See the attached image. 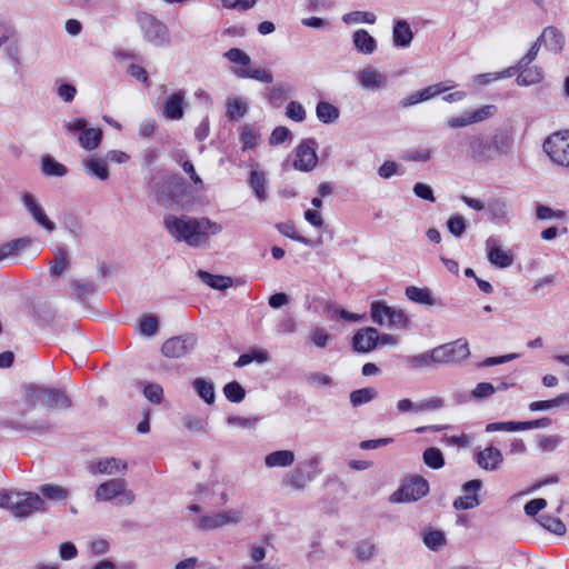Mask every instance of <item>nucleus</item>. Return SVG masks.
Here are the masks:
<instances>
[{
  "label": "nucleus",
  "instance_id": "f257e3e1",
  "mask_svg": "<svg viewBox=\"0 0 569 569\" xmlns=\"http://www.w3.org/2000/svg\"><path fill=\"white\" fill-rule=\"evenodd\" d=\"M163 224L168 233L177 241L199 248L207 244L210 237L222 231V226L207 217L196 218L187 214H166Z\"/></svg>",
  "mask_w": 569,
  "mask_h": 569
},
{
  "label": "nucleus",
  "instance_id": "f03ea898",
  "mask_svg": "<svg viewBox=\"0 0 569 569\" xmlns=\"http://www.w3.org/2000/svg\"><path fill=\"white\" fill-rule=\"evenodd\" d=\"M23 400L30 408L46 407L48 410H66L72 406L67 392L59 388L36 383L23 386Z\"/></svg>",
  "mask_w": 569,
  "mask_h": 569
},
{
  "label": "nucleus",
  "instance_id": "7ed1b4c3",
  "mask_svg": "<svg viewBox=\"0 0 569 569\" xmlns=\"http://www.w3.org/2000/svg\"><path fill=\"white\" fill-rule=\"evenodd\" d=\"M512 138L502 132H496L489 137L472 136L469 141V156L477 162H487L497 154L507 153L511 147Z\"/></svg>",
  "mask_w": 569,
  "mask_h": 569
},
{
  "label": "nucleus",
  "instance_id": "20e7f679",
  "mask_svg": "<svg viewBox=\"0 0 569 569\" xmlns=\"http://www.w3.org/2000/svg\"><path fill=\"white\" fill-rule=\"evenodd\" d=\"M0 508L10 510L16 518H28L36 511H46V502L36 492L3 490Z\"/></svg>",
  "mask_w": 569,
  "mask_h": 569
},
{
  "label": "nucleus",
  "instance_id": "39448f33",
  "mask_svg": "<svg viewBox=\"0 0 569 569\" xmlns=\"http://www.w3.org/2000/svg\"><path fill=\"white\" fill-rule=\"evenodd\" d=\"M98 502H111L118 507H128L134 503L136 493L129 488L123 478H112L101 482L94 490Z\"/></svg>",
  "mask_w": 569,
  "mask_h": 569
},
{
  "label": "nucleus",
  "instance_id": "423d86ee",
  "mask_svg": "<svg viewBox=\"0 0 569 569\" xmlns=\"http://www.w3.org/2000/svg\"><path fill=\"white\" fill-rule=\"evenodd\" d=\"M137 23L143 39L154 47L161 48L170 44V36L167 26L148 12L137 13Z\"/></svg>",
  "mask_w": 569,
  "mask_h": 569
},
{
  "label": "nucleus",
  "instance_id": "0eeeda50",
  "mask_svg": "<svg viewBox=\"0 0 569 569\" xmlns=\"http://www.w3.org/2000/svg\"><path fill=\"white\" fill-rule=\"evenodd\" d=\"M63 128L69 134L79 133L78 142L87 151L96 150L102 141L103 133L100 129L89 128L83 118H74L63 122Z\"/></svg>",
  "mask_w": 569,
  "mask_h": 569
},
{
  "label": "nucleus",
  "instance_id": "6e6552de",
  "mask_svg": "<svg viewBox=\"0 0 569 569\" xmlns=\"http://www.w3.org/2000/svg\"><path fill=\"white\" fill-rule=\"evenodd\" d=\"M371 319L375 323L390 329H405L408 317L401 309L388 306L383 301H373L370 308Z\"/></svg>",
  "mask_w": 569,
  "mask_h": 569
},
{
  "label": "nucleus",
  "instance_id": "1a4fd4ad",
  "mask_svg": "<svg viewBox=\"0 0 569 569\" xmlns=\"http://www.w3.org/2000/svg\"><path fill=\"white\" fill-rule=\"evenodd\" d=\"M543 150L552 162L569 168V131H560L548 137Z\"/></svg>",
  "mask_w": 569,
  "mask_h": 569
},
{
  "label": "nucleus",
  "instance_id": "9d476101",
  "mask_svg": "<svg viewBox=\"0 0 569 569\" xmlns=\"http://www.w3.org/2000/svg\"><path fill=\"white\" fill-rule=\"evenodd\" d=\"M428 491V481L422 477H413L390 496V501L395 503L417 501L425 497Z\"/></svg>",
  "mask_w": 569,
  "mask_h": 569
},
{
  "label": "nucleus",
  "instance_id": "9b49d317",
  "mask_svg": "<svg viewBox=\"0 0 569 569\" xmlns=\"http://www.w3.org/2000/svg\"><path fill=\"white\" fill-rule=\"evenodd\" d=\"M438 365H452L467 359L470 355L467 340L458 339L435 348Z\"/></svg>",
  "mask_w": 569,
  "mask_h": 569
},
{
  "label": "nucleus",
  "instance_id": "f8f14e48",
  "mask_svg": "<svg viewBox=\"0 0 569 569\" xmlns=\"http://www.w3.org/2000/svg\"><path fill=\"white\" fill-rule=\"evenodd\" d=\"M196 345V336L187 333L166 340L162 345L161 352L168 358H182L189 355L194 349Z\"/></svg>",
  "mask_w": 569,
  "mask_h": 569
},
{
  "label": "nucleus",
  "instance_id": "ddd939ff",
  "mask_svg": "<svg viewBox=\"0 0 569 569\" xmlns=\"http://www.w3.org/2000/svg\"><path fill=\"white\" fill-rule=\"evenodd\" d=\"M317 141L312 138L302 140L296 149V160L293 168L299 171H311L318 161L316 153Z\"/></svg>",
  "mask_w": 569,
  "mask_h": 569
},
{
  "label": "nucleus",
  "instance_id": "4468645a",
  "mask_svg": "<svg viewBox=\"0 0 569 569\" xmlns=\"http://www.w3.org/2000/svg\"><path fill=\"white\" fill-rule=\"evenodd\" d=\"M242 520V512L229 509L199 518L198 526L203 530H213L229 525H237Z\"/></svg>",
  "mask_w": 569,
  "mask_h": 569
},
{
  "label": "nucleus",
  "instance_id": "2eb2a0df",
  "mask_svg": "<svg viewBox=\"0 0 569 569\" xmlns=\"http://www.w3.org/2000/svg\"><path fill=\"white\" fill-rule=\"evenodd\" d=\"M482 488L480 479H472L462 485V496L453 501V508L457 510H468L481 505L478 491Z\"/></svg>",
  "mask_w": 569,
  "mask_h": 569
},
{
  "label": "nucleus",
  "instance_id": "dca6fc26",
  "mask_svg": "<svg viewBox=\"0 0 569 569\" xmlns=\"http://www.w3.org/2000/svg\"><path fill=\"white\" fill-rule=\"evenodd\" d=\"M22 203L32 217L33 221L42 229H44L47 232L51 233L57 229L56 223L48 218V216L44 212V209L38 202L33 194L24 192L22 194Z\"/></svg>",
  "mask_w": 569,
  "mask_h": 569
},
{
  "label": "nucleus",
  "instance_id": "f3484780",
  "mask_svg": "<svg viewBox=\"0 0 569 569\" xmlns=\"http://www.w3.org/2000/svg\"><path fill=\"white\" fill-rule=\"evenodd\" d=\"M486 252L488 261L496 268L506 269L509 268L513 263L512 254L503 250L498 239L493 237H489L486 240Z\"/></svg>",
  "mask_w": 569,
  "mask_h": 569
},
{
  "label": "nucleus",
  "instance_id": "a211bd4d",
  "mask_svg": "<svg viewBox=\"0 0 569 569\" xmlns=\"http://www.w3.org/2000/svg\"><path fill=\"white\" fill-rule=\"evenodd\" d=\"M186 91L179 90L170 93L163 100L162 113L167 119L180 120L184 114Z\"/></svg>",
  "mask_w": 569,
  "mask_h": 569
},
{
  "label": "nucleus",
  "instance_id": "6ab92c4d",
  "mask_svg": "<svg viewBox=\"0 0 569 569\" xmlns=\"http://www.w3.org/2000/svg\"><path fill=\"white\" fill-rule=\"evenodd\" d=\"M379 333L376 328L367 327L358 330L352 337V348L357 352H369L377 347Z\"/></svg>",
  "mask_w": 569,
  "mask_h": 569
},
{
  "label": "nucleus",
  "instance_id": "aec40b11",
  "mask_svg": "<svg viewBox=\"0 0 569 569\" xmlns=\"http://www.w3.org/2000/svg\"><path fill=\"white\" fill-rule=\"evenodd\" d=\"M475 460L479 468L486 471H496L502 465L503 456L498 448L490 446L479 451Z\"/></svg>",
  "mask_w": 569,
  "mask_h": 569
},
{
  "label": "nucleus",
  "instance_id": "412c9836",
  "mask_svg": "<svg viewBox=\"0 0 569 569\" xmlns=\"http://www.w3.org/2000/svg\"><path fill=\"white\" fill-rule=\"evenodd\" d=\"M359 84L369 90H378L386 87L387 76L373 67H367L357 74Z\"/></svg>",
  "mask_w": 569,
  "mask_h": 569
},
{
  "label": "nucleus",
  "instance_id": "4be33fe9",
  "mask_svg": "<svg viewBox=\"0 0 569 569\" xmlns=\"http://www.w3.org/2000/svg\"><path fill=\"white\" fill-rule=\"evenodd\" d=\"M536 42H540V47L545 46L551 52L559 53L563 49L565 36L559 29L550 26L543 29Z\"/></svg>",
  "mask_w": 569,
  "mask_h": 569
},
{
  "label": "nucleus",
  "instance_id": "5701e85b",
  "mask_svg": "<svg viewBox=\"0 0 569 569\" xmlns=\"http://www.w3.org/2000/svg\"><path fill=\"white\" fill-rule=\"evenodd\" d=\"M33 244V239L22 237L13 239L0 246L1 260L19 256L22 251L29 249Z\"/></svg>",
  "mask_w": 569,
  "mask_h": 569
},
{
  "label": "nucleus",
  "instance_id": "b1692460",
  "mask_svg": "<svg viewBox=\"0 0 569 569\" xmlns=\"http://www.w3.org/2000/svg\"><path fill=\"white\" fill-rule=\"evenodd\" d=\"M355 49L362 54H372L377 49V40L365 29H358L352 34Z\"/></svg>",
  "mask_w": 569,
  "mask_h": 569
},
{
  "label": "nucleus",
  "instance_id": "393cba45",
  "mask_svg": "<svg viewBox=\"0 0 569 569\" xmlns=\"http://www.w3.org/2000/svg\"><path fill=\"white\" fill-rule=\"evenodd\" d=\"M313 479L315 475L312 471L305 472L302 468L296 467L292 471L286 475L283 483L291 489L302 491Z\"/></svg>",
  "mask_w": 569,
  "mask_h": 569
},
{
  "label": "nucleus",
  "instance_id": "a878e982",
  "mask_svg": "<svg viewBox=\"0 0 569 569\" xmlns=\"http://www.w3.org/2000/svg\"><path fill=\"white\" fill-rule=\"evenodd\" d=\"M413 39V32L406 20H396L392 29V40L396 47H409Z\"/></svg>",
  "mask_w": 569,
  "mask_h": 569
},
{
  "label": "nucleus",
  "instance_id": "bb28decb",
  "mask_svg": "<svg viewBox=\"0 0 569 569\" xmlns=\"http://www.w3.org/2000/svg\"><path fill=\"white\" fill-rule=\"evenodd\" d=\"M295 452L291 450H276L264 457L268 468H286L295 462Z\"/></svg>",
  "mask_w": 569,
  "mask_h": 569
},
{
  "label": "nucleus",
  "instance_id": "cd10ccee",
  "mask_svg": "<svg viewBox=\"0 0 569 569\" xmlns=\"http://www.w3.org/2000/svg\"><path fill=\"white\" fill-rule=\"evenodd\" d=\"M232 72L240 79H253L262 83H271L273 81L272 73L261 68H234Z\"/></svg>",
  "mask_w": 569,
  "mask_h": 569
},
{
  "label": "nucleus",
  "instance_id": "c85d7f7f",
  "mask_svg": "<svg viewBox=\"0 0 569 569\" xmlns=\"http://www.w3.org/2000/svg\"><path fill=\"white\" fill-rule=\"evenodd\" d=\"M407 298L416 303L425 305V306H435L437 305V299L429 288H419L416 286H409L406 289Z\"/></svg>",
  "mask_w": 569,
  "mask_h": 569
},
{
  "label": "nucleus",
  "instance_id": "c756f323",
  "mask_svg": "<svg viewBox=\"0 0 569 569\" xmlns=\"http://www.w3.org/2000/svg\"><path fill=\"white\" fill-rule=\"evenodd\" d=\"M405 362L412 369H423L431 366H438L435 348L429 352L405 357Z\"/></svg>",
  "mask_w": 569,
  "mask_h": 569
},
{
  "label": "nucleus",
  "instance_id": "7c9ffc66",
  "mask_svg": "<svg viewBox=\"0 0 569 569\" xmlns=\"http://www.w3.org/2000/svg\"><path fill=\"white\" fill-rule=\"evenodd\" d=\"M84 170L100 179V180H107L109 178V170L107 167L106 159L97 158V157H90L82 161Z\"/></svg>",
  "mask_w": 569,
  "mask_h": 569
},
{
  "label": "nucleus",
  "instance_id": "2f4dec72",
  "mask_svg": "<svg viewBox=\"0 0 569 569\" xmlns=\"http://www.w3.org/2000/svg\"><path fill=\"white\" fill-rule=\"evenodd\" d=\"M128 465L127 462L110 457L101 459L97 462L96 471L103 475H116L118 472L124 473L127 471Z\"/></svg>",
  "mask_w": 569,
  "mask_h": 569
},
{
  "label": "nucleus",
  "instance_id": "473e14b6",
  "mask_svg": "<svg viewBox=\"0 0 569 569\" xmlns=\"http://www.w3.org/2000/svg\"><path fill=\"white\" fill-rule=\"evenodd\" d=\"M316 116L320 122L330 124L338 120L340 111L330 102L319 101L316 106Z\"/></svg>",
  "mask_w": 569,
  "mask_h": 569
},
{
  "label": "nucleus",
  "instance_id": "72a5a7b5",
  "mask_svg": "<svg viewBox=\"0 0 569 569\" xmlns=\"http://www.w3.org/2000/svg\"><path fill=\"white\" fill-rule=\"evenodd\" d=\"M197 395L207 403L212 405L216 400L214 385L204 378H196L192 381Z\"/></svg>",
  "mask_w": 569,
  "mask_h": 569
},
{
  "label": "nucleus",
  "instance_id": "f704fd0d",
  "mask_svg": "<svg viewBox=\"0 0 569 569\" xmlns=\"http://www.w3.org/2000/svg\"><path fill=\"white\" fill-rule=\"evenodd\" d=\"M520 72L517 76V83L519 86L528 87L531 84L539 83L543 79V72L541 68L535 67H523L519 68Z\"/></svg>",
  "mask_w": 569,
  "mask_h": 569
},
{
  "label": "nucleus",
  "instance_id": "c9c22d12",
  "mask_svg": "<svg viewBox=\"0 0 569 569\" xmlns=\"http://www.w3.org/2000/svg\"><path fill=\"white\" fill-rule=\"evenodd\" d=\"M198 277L212 289L226 290L232 286V279L230 277L212 274L203 270L198 271Z\"/></svg>",
  "mask_w": 569,
  "mask_h": 569
},
{
  "label": "nucleus",
  "instance_id": "e433bc0d",
  "mask_svg": "<svg viewBox=\"0 0 569 569\" xmlns=\"http://www.w3.org/2000/svg\"><path fill=\"white\" fill-rule=\"evenodd\" d=\"M378 391L373 387H366L351 391L349 399L353 408H358L362 405L369 403L377 399Z\"/></svg>",
  "mask_w": 569,
  "mask_h": 569
},
{
  "label": "nucleus",
  "instance_id": "4c0bfd02",
  "mask_svg": "<svg viewBox=\"0 0 569 569\" xmlns=\"http://www.w3.org/2000/svg\"><path fill=\"white\" fill-rule=\"evenodd\" d=\"M70 266V258L67 251L58 248L54 252V259L50 262V276L52 278L60 277L63 271Z\"/></svg>",
  "mask_w": 569,
  "mask_h": 569
},
{
  "label": "nucleus",
  "instance_id": "58836bf2",
  "mask_svg": "<svg viewBox=\"0 0 569 569\" xmlns=\"http://www.w3.org/2000/svg\"><path fill=\"white\" fill-rule=\"evenodd\" d=\"M509 203L503 198H496L489 201L487 210L491 218L495 220H508L509 217Z\"/></svg>",
  "mask_w": 569,
  "mask_h": 569
},
{
  "label": "nucleus",
  "instance_id": "ea45409f",
  "mask_svg": "<svg viewBox=\"0 0 569 569\" xmlns=\"http://www.w3.org/2000/svg\"><path fill=\"white\" fill-rule=\"evenodd\" d=\"M4 426L8 428H11L13 430H17V431H31V432H36V433H42L50 429L49 423L46 421H40V422L31 421V422L23 423L21 421L10 420V421H6Z\"/></svg>",
  "mask_w": 569,
  "mask_h": 569
},
{
  "label": "nucleus",
  "instance_id": "a19ab883",
  "mask_svg": "<svg viewBox=\"0 0 569 569\" xmlns=\"http://www.w3.org/2000/svg\"><path fill=\"white\" fill-rule=\"evenodd\" d=\"M250 187L252 188L256 197L262 201L267 198L266 192V176L262 171L252 169L249 178Z\"/></svg>",
  "mask_w": 569,
  "mask_h": 569
},
{
  "label": "nucleus",
  "instance_id": "79ce46f5",
  "mask_svg": "<svg viewBox=\"0 0 569 569\" xmlns=\"http://www.w3.org/2000/svg\"><path fill=\"white\" fill-rule=\"evenodd\" d=\"M248 112V104L240 98H229L227 100L226 116L230 120H239L243 118Z\"/></svg>",
  "mask_w": 569,
  "mask_h": 569
},
{
  "label": "nucleus",
  "instance_id": "37998d69",
  "mask_svg": "<svg viewBox=\"0 0 569 569\" xmlns=\"http://www.w3.org/2000/svg\"><path fill=\"white\" fill-rule=\"evenodd\" d=\"M277 230L284 237L290 238L295 241L303 243L308 247H313V242L303 236H300L296 229V226L291 221L281 222L276 226Z\"/></svg>",
  "mask_w": 569,
  "mask_h": 569
},
{
  "label": "nucleus",
  "instance_id": "c03bdc74",
  "mask_svg": "<svg viewBox=\"0 0 569 569\" xmlns=\"http://www.w3.org/2000/svg\"><path fill=\"white\" fill-rule=\"evenodd\" d=\"M376 19V14L369 11H351L341 18L342 22L348 26L358 23L373 24Z\"/></svg>",
  "mask_w": 569,
  "mask_h": 569
},
{
  "label": "nucleus",
  "instance_id": "a18cd8bd",
  "mask_svg": "<svg viewBox=\"0 0 569 569\" xmlns=\"http://www.w3.org/2000/svg\"><path fill=\"white\" fill-rule=\"evenodd\" d=\"M40 492L44 498L52 501H63L69 496V491L66 488L53 483L41 486Z\"/></svg>",
  "mask_w": 569,
  "mask_h": 569
},
{
  "label": "nucleus",
  "instance_id": "49530a36",
  "mask_svg": "<svg viewBox=\"0 0 569 569\" xmlns=\"http://www.w3.org/2000/svg\"><path fill=\"white\" fill-rule=\"evenodd\" d=\"M423 462L431 469H440L445 465V458L440 449L431 447L425 450Z\"/></svg>",
  "mask_w": 569,
  "mask_h": 569
},
{
  "label": "nucleus",
  "instance_id": "de8ad7c7",
  "mask_svg": "<svg viewBox=\"0 0 569 569\" xmlns=\"http://www.w3.org/2000/svg\"><path fill=\"white\" fill-rule=\"evenodd\" d=\"M223 393L226 396V398L230 401V402H233V403H239L241 402L244 397H246V390L243 389V387L237 382V381H231V382H228L224 387H223Z\"/></svg>",
  "mask_w": 569,
  "mask_h": 569
},
{
  "label": "nucleus",
  "instance_id": "09e8293b",
  "mask_svg": "<svg viewBox=\"0 0 569 569\" xmlns=\"http://www.w3.org/2000/svg\"><path fill=\"white\" fill-rule=\"evenodd\" d=\"M539 522L545 529L555 535L562 536L566 533V526L559 518L545 515L540 517Z\"/></svg>",
  "mask_w": 569,
  "mask_h": 569
},
{
  "label": "nucleus",
  "instance_id": "8fccbe9b",
  "mask_svg": "<svg viewBox=\"0 0 569 569\" xmlns=\"http://www.w3.org/2000/svg\"><path fill=\"white\" fill-rule=\"evenodd\" d=\"M42 172L46 176L62 177L67 173V168L53 158L46 157L42 160Z\"/></svg>",
  "mask_w": 569,
  "mask_h": 569
},
{
  "label": "nucleus",
  "instance_id": "3c124183",
  "mask_svg": "<svg viewBox=\"0 0 569 569\" xmlns=\"http://www.w3.org/2000/svg\"><path fill=\"white\" fill-rule=\"evenodd\" d=\"M495 104H486L478 109L469 111L472 124L486 121L497 113Z\"/></svg>",
  "mask_w": 569,
  "mask_h": 569
},
{
  "label": "nucleus",
  "instance_id": "603ef678",
  "mask_svg": "<svg viewBox=\"0 0 569 569\" xmlns=\"http://www.w3.org/2000/svg\"><path fill=\"white\" fill-rule=\"evenodd\" d=\"M223 56L231 63L240 66V68H248L251 62L249 54L238 48L229 49Z\"/></svg>",
  "mask_w": 569,
  "mask_h": 569
},
{
  "label": "nucleus",
  "instance_id": "864d4df0",
  "mask_svg": "<svg viewBox=\"0 0 569 569\" xmlns=\"http://www.w3.org/2000/svg\"><path fill=\"white\" fill-rule=\"evenodd\" d=\"M223 56L231 63L240 66V68H248L251 62L249 54L238 48L229 49Z\"/></svg>",
  "mask_w": 569,
  "mask_h": 569
},
{
  "label": "nucleus",
  "instance_id": "5fc2aeb1",
  "mask_svg": "<svg viewBox=\"0 0 569 569\" xmlns=\"http://www.w3.org/2000/svg\"><path fill=\"white\" fill-rule=\"evenodd\" d=\"M159 330V322L154 316H143L139 322V332L146 337L154 336Z\"/></svg>",
  "mask_w": 569,
  "mask_h": 569
},
{
  "label": "nucleus",
  "instance_id": "6e6d98bb",
  "mask_svg": "<svg viewBox=\"0 0 569 569\" xmlns=\"http://www.w3.org/2000/svg\"><path fill=\"white\" fill-rule=\"evenodd\" d=\"M240 139L242 141V150L246 151L253 149L259 143L260 136L254 128L246 126L242 129Z\"/></svg>",
  "mask_w": 569,
  "mask_h": 569
},
{
  "label": "nucleus",
  "instance_id": "4d7b16f0",
  "mask_svg": "<svg viewBox=\"0 0 569 569\" xmlns=\"http://www.w3.org/2000/svg\"><path fill=\"white\" fill-rule=\"evenodd\" d=\"M425 545L431 550H439L446 543L445 535L439 530H430L423 537Z\"/></svg>",
  "mask_w": 569,
  "mask_h": 569
},
{
  "label": "nucleus",
  "instance_id": "13d9d810",
  "mask_svg": "<svg viewBox=\"0 0 569 569\" xmlns=\"http://www.w3.org/2000/svg\"><path fill=\"white\" fill-rule=\"evenodd\" d=\"M356 555L359 560L368 561L377 555V548L370 541H360L357 545Z\"/></svg>",
  "mask_w": 569,
  "mask_h": 569
},
{
  "label": "nucleus",
  "instance_id": "bf43d9fd",
  "mask_svg": "<svg viewBox=\"0 0 569 569\" xmlns=\"http://www.w3.org/2000/svg\"><path fill=\"white\" fill-rule=\"evenodd\" d=\"M144 397L154 405H160L163 400V389L158 383H148L143 388Z\"/></svg>",
  "mask_w": 569,
  "mask_h": 569
},
{
  "label": "nucleus",
  "instance_id": "052dcab7",
  "mask_svg": "<svg viewBox=\"0 0 569 569\" xmlns=\"http://www.w3.org/2000/svg\"><path fill=\"white\" fill-rule=\"evenodd\" d=\"M447 228L452 236L460 238L467 228L466 220L459 214L452 216L447 221Z\"/></svg>",
  "mask_w": 569,
  "mask_h": 569
},
{
  "label": "nucleus",
  "instance_id": "680f3d73",
  "mask_svg": "<svg viewBox=\"0 0 569 569\" xmlns=\"http://www.w3.org/2000/svg\"><path fill=\"white\" fill-rule=\"evenodd\" d=\"M286 116L296 122H302L306 119V110L300 102L290 101L286 108Z\"/></svg>",
  "mask_w": 569,
  "mask_h": 569
},
{
  "label": "nucleus",
  "instance_id": "e2e57ef3",
  "mask_svg": "<svg viewBox=\"0 0 569 569\" xmlns=\"http://www.w3.org/2000/svg\"><path fill=\"white\" fill-rule=\"evenodd\" d=\"M561 438L558 435L543 436L538 442V447L543 452H552L560 445Z\"/></svg>",
  "mask_w": 569,
  "mask_h": 569
},
{
  "label": "nucleus",
  "instance_id": "0e129e2a",
  "mask_svg": "<svg viewBox=\"0 0 569 569\" xmlns=\"http://www.w3.org/2000/svg\"><path fill=\"white\" fill-rule=\"evenodd\" d=\"M487 432H495V431H519V422L517 421H506V422H491L488 423L486 427Z\"/></svg>",
  "mask_w": 569,
  "mask_h": 569
},
{
  "label": "nucleus",
  "instance_id": "69168bd1",
  "mask_svg": "<svg viewBox=\"0 0 569 569\" xmlns=\"http://www.w3.org/2000/svg\"><path fill=\"white\" fill-rule=\"evenodd\" d=\"M291 137V131L287 127L279 126L273 129L271 132L269 143L271 146H277L283 143L287 139Z\"/></svg>",
  "mask_w": 569,
  "mask_h": 569
},
{
  "label": "nucleus",
  "instance_id": "338daca9",
  "mask_svg": "<svg viewBox=\"0 0 569 569\" xmlns=\"http://www.w3.org/2000/svg\"><path fill=\"white\" fill-rule=\"evenodd\" d=\"M71 289L77 293L80 300L84 299L88 295L92 293L94 286L90 282H81L73 280L70 283Z\"/></svg>",
  "mask_w": 569,
  "mask_h": 569
},
{
  "label": "nucleus",
  "instance_id": "774afa93",
  "mask_svg": "<svg viewBox=\"0 0 569 569\" xmlns=\"http://www.w3.org/2000/svg\"><path fill=\"white\" fill-rule=\"evenodd\" d=\"M413 193L423 200H428L430 202H435L436 198L433 196V191L429 184L417 182L413 186Z\"/></svg>",
  "mask_w": 569,
  "mask_h": 569
}]
</instances>
